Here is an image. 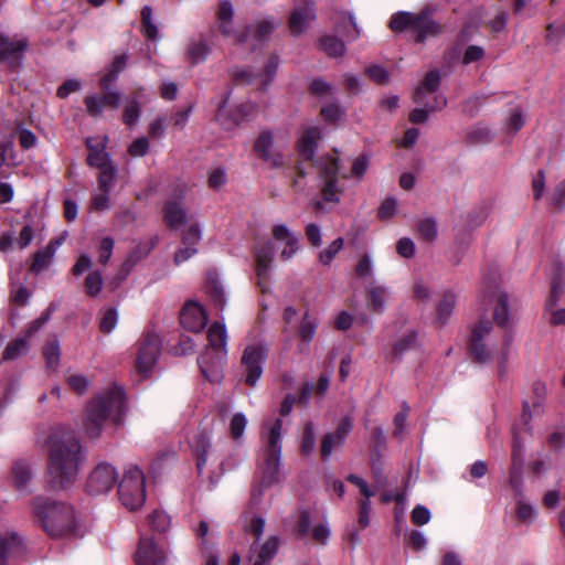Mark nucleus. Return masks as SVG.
Returning a JSON list of instances; mask_svg holds the SVG:
<instances>
[{"instance_id": "obj_1", "label": "nucleus", "mask_w": 565, "mask_h": 565, "mask_svg": "<svg viewBox=\"0 0 565 565\" xmlns=\"http://www.w3.org/2000/svg\"><path fill=\"white\" fill-rule=\"evenodd\" d=\"M45 444L46 487L53 491L72 488L85 462V454L78 438L73 431L57 427L51 430Z\"/></svg>"}, {"instance_id": "obj_2", "label": "nucleus", "mask_w": 565, "mask_h": 565, "mask_svg": "<svg viewBox=\"0 0 565 565\" xmlns=\"http://www.w3.org/2000/svg\"><path fill=\"white\" fill-rule=\"evenodd\" d=\"M125 414V396L117 385L96 394L86 405L82 426L85 435L90 439L100 437L107 423L116 426L122 423Z\"/></svg>"}, {"instance_id": "obj_3", "label": "nucleus", "mask_w": 565, "mask_h": 565, "mask_svg": "<svg viewBox=\"0 0 565 565\" xmlns=\"http://www.w3.org/2000/svg\"><path fill=\"white\" fill-rule=\"evenodd\" d=\"M281 431L282 420L280 418L266 420L262 427L260 439L263 446L258 458L262 480L259 486L253 489L252 499L254 502L260 499L265 488L280 480Z\"/></svg>"}, {"instance_id": "obj_4", "label": "nucleus", "mask_w": 565, "mask_h": 565, "mask_svg": "<svg viewBox=\"0 0 565 565\" xmlns=\"http://www.w3.org/2000/svg\"><path fill=\"white\" fill-rule=\"evenodd\" d=\"M512 343L511 331L494 333L490 321L479 320L472 328L469 349L477 362H495L503 366L513 352Z\"/></svg>"}, {"instance_id": "obj_5", "label": "nucleus", "mask_w": 565, "mask_h": 565, "mask_svg": "<svg viewBox=\"0 0 565 565\" xmlns=\"http://www.w3.org/2000/svg\"><path fill=\"white\" fill-rule=\"evenodd\" d=\"M32 510L51 536L60 537L75 529L74 509L68 503L39 495L32 500Z\"/></svg>"}, {"instance_id": "obj_6", "label": "nucleus", "mask_w": 565, "mask_h": 565, "mask_svg": "<svg viewBox=\"0 0 565 565\" xmlns=\"http://www.w3.org/2000/svg\"><path fill=\"white\" fill-rule=\"evenodd\" d=\"M319 178L322 202L338 204L343 193L339 180V159L333 156L322 157L316 162Z\"/></svg>"}, {"instance_id": "obj_7", "label": "nucleus", "mask_w": 565, "mask_h": 565, "mask_svg": "<svg viewBox=\"0 0 565 565\" xmlns=\"http://www.w3.org/2000/svg\"><path fill=\"white\" fill-rule=\"evenodd\" d=\"M119 500L128 510L139 509L146 500L145 475L136 466L126 469L118 484Z\"/></svg>"}, {"instance_id": "obj_8", "label": "nucleus", "mask_w": 565, "mask_h": 565, "mask_svg": "<svg viewBox=\"0 0 565 565\" xmlns=\"http://www.w3.org/2000/svg\"><path fill=\"white\" fill-rule=\"evenodd\" d=\"M390 28L395 31L411 30L415 35L416 42H423L429 35L439 32V26L426 13L413 15L407 12H401L394 15L390 21Z\"/></svg>"}, {"instance_id": "obj_9", "label": "nucleus", "mask_w": 565, "mask_h": 565, "mask_svg": "<svg viewBox=\"0 0 565 565\" xmlns=\"http://www.w3.org/2000/svg\"><path fill=\"white\" fill-rule=\"evenodd\" d=\"M267 355L268 347L262 341H255L245 347L241 356V367L247 385H256L263 374V366Z\"/></svg>"}, {"instance_id": "obj_10", "label": "nucleus", "mask_w": 565, "mask_h": 565, "mask_svg": "<svg viewBox=\"0 0 565 565\" xmlns=\"http://www.w3.org/2000/svg\"><path fill=\"white\" fill-rule=\"evenodd\" d=\"M106 139L105 137L96 143L94 138L86 140L87 148L89 149L87 162L90 167H95L99 170L98 183L100 186H106L109 182H113L117 174V168L110 160L109 154L105 151Z\"/></svg>"}, {"instance_id": "obj_11", "label": "nucleus", "mask_w": 565, "mask_h": 565, "mask_svg": "<svg viewBox=\"0 0 565 565\" xmlns=\"http://www.w3.org/2000/svg\"><path fill=\"white\" fill-rule=\"evenodd\" d=\"M118 480L116 469L106 462L98 463L88 475L86 491L92 495H102L110 491Z\"/></svg>"}, {"instance_id": "obj_12", "label": "nucleus", "mask_w": 565, "mask_h": 565, "mask_svg": "<svg viewBox=\"0 0 565 565\" xmlns=\"http://www.w3.org/2000/svg\"><path fill=\"white\" fill-rule=\"evenodd\" d=\"M160 353V339L157 334H147L141 341L137 355V371L147 376L152 370Z\"/></svg>"}, {"instance_id": "obj_13", "label": "nucleus", "mask_w": 565, "mask_h": 565, "mask_svg": "<svg viewBox=\"0 0 565 565\" xmlns=\"http://www.w3.org/2000/svg\"><path fill=\"white\" fill-rule=\"evenodd\" d=\"M254 150L259 158L274 167H280L284 163L280 145L276 142L275 136L270 130H264L259 134L255 141Z\"/></svg>"}, {"instance_id": "obj_14", "label": "nucleus", "mask_w": 565, "mask_h": 565, "mask_svg": "<svg viewBox=\"0 0 565 565\" xmlns=\"http://www.w3.org/2000/svg\"><path fill=\"white\" fill-rule=\"evenodd\" d=\"M26 46L28 42L24 39L0 34V60L9 67H19Z\"/></svg>"}, {"instance_id": "obj_15", "label": "nucleus", "mask_w": 565, "mask_h": 565, "mask_svg": "<svg viewBox=\"0 0 565 565\" xmlns=\"http://www.w3.org/2000/svg\"><path fill=\"white\" fill-rule=\"evenodd\" d=\"M271 234L278 247L281 248L280 257L289 260L299 249L298 236L285 224L275 225Z\"/></svg>"}, {"instance_id": "obj_16", "label": "nucleus", "mask_w": 565, "mask_h": 565, "mask_svg": "<svg viewBox=\"0 0 565 565\" xmlns=\"http://www.w3.org/2000/svg\"><path fill=\"white\" fill-rule=\"evenodd\" d=\"M180 321L184 329L200 332L206 324L207 316L200 303L188 301L181 311Z\"/></svg>"}, {"instance_id": "obj_17", "label": "nucleus", "mask_w": 565, "mask_h": 565, "mask_svg": "<svg viewBox=\"0 0 565 565\" xmlns=\"http://www.w3.org/2000/svg\"><path fill=\"white\" fill-rule=\"evenodd\" d=\"M166 554L151 537H141L136 552L137 565H163Z\"/></svg>"}, {"instance_id": "obj_18", "label": "nucleus", "mask_w": 565, "mask_h": 565, "mask_svg": "<svg viewBox=\"0 0 565 565\" xmlns=\"http://www.w3.org/2000/svg\"><path fill=\"white\" fill-rule=\"evenodd\" d=\"M280 541L278 536H269L265 541H255L252 545L253 565H269L276 556Z\"/></svg>"}, {"instance_id": "obj_19", "label": "nucleus", "mask_w": 565, "mask_h": 565, "mask_svg": "<svg viewBox=\"0 0 565 565\" xmlns=\"http://www.w3.org/2000/svg\"><path fill=\"white\" fill-rule=\"evenodd\" d=\"M233 15L234 9L232 3L228 0H221L217 11V23L222 34L226 38H233L236 43L247 42L249 35L241 36L234 32Z\"/></svg>"}, {"instance_id": "obj_20", "label": "nucleus", "mask_w": 565, "mask_h": 565, "mask_svg": "<svg viewBox=\"0 0 565 565\" xmlns=\"http://www.w3.org/2000/svg\"><path fill=\"white\" fill-rule=\"evenodd\" d=\"M22 537L15 532L0 534V565H4L8 558L24 552Z\"/></svg>"}, {"instance_id": "obj_21", "label": "nucleus", "mask_w": 565, "mask_h": 565, "mask_svg": "<svg viewBox=\"0 0 565 565\" xmlns=\"http://www.w3.org/2000/svg\"><path fill=\"white\" fill-rule=\"evenodd\" d=\"M322 132L319 127H308L303 130L297 147L299 154L305 160H311L317 149L318 141L321 140Z\"/></svg>"}, {"instance_id": "obj_22", "label": "nucleus", "mask_w": 565, "mask_h": 565, "mask_svg": "<svg viewBox=\"0 0 565 565\" xmlns=\"http://www.w3.org/2000/svg\"><path fill=\"white\" fill-rule=\"evenodd\" d=\"M487 301L494 306L493 318L498 326L508 328L510 320L508 299L505 294L497 290L487 297Z\"/></svg>"}, {"instance_id": "obj_23", "label": "nucleus", "mask_w": 565, "mask_h": 565, "mask_svg": "<svg viewBox=\"0 0 565 565\" xmlns=\"http://www.w3.org/2000/svg\"><path fill=\"white\" fill-rule=\"evenodd\" d=\"M316 18L315 11L310 6L297 8L292 11L289 20V28L292 34L302 33Z\"/></svg>"}, {"instance_id": "obj_24", "label": "nucleus", "mask_w": 565, "mask_h": 565, "mask_svg": "<svg viewBox=\"0 0 565 565\" xmlns=\"http://www.w3.org/2000/svg\"><path fill=\"white\" fill-rule=\"evenodd\" d=\"M164 220L171 228H178L188 221L186 212L181 202L170 200L164 207Z\"/></svg>"}, {"instance_id": "obj_25", "label": "nucleus", "mask_w": 565, "mask_h": 565, "mask_svg": "<svg viewBox=\"0 0 565 565\" xmlns=\"http://www.w3.org/2000/svg\"><path fill=\"white\" fill-rule=\"evenodd\" d=\"M14 487L22 492H29V486L33 478L31 466L26 461H17L12 468Z\"/></svg>"}, {"instance_id": "obj_26", "label": "nucleus", "mask_w": 565, "mask_h": 565, "mask_svg": "<svg viewBox=\"0 0 565 565\" xmlns=\"http://www.w3.org/2000/svg\"><path fill=\"white\" fill-rule=\"evenodd\" d=\"M441 76L438 71L434 70L426 74L423 83L416 88L414 93V102L423 104L426 94L434 93L440 85Z\"/></svg>"}, {"instance_id": "obj_27", "label": "nucleus", "mask_w": 565, "mask_h": 565, "mask_svg": "<svg viewBox=\"0 0 565 565\" xmlns=\"http://www.w3.org/2000/svg\"><path fill=\"white\" fill-rule=\"evenodd\" d=\"M207 339L213 350L226 355L227 331L224 323L214 322L207 330Z\"/></svg>"}, {"instance_id": "obj_28", "label": "nucleus", "mask_w": 565, "mask_h": 565, "mask_svg": "<svg viewBox=\"0 0 565 565\" xmlns=\"http://www.w3.org/2000/svg\"><path fill=\"white\" fill-rule=\"evenodd\" d=\"M388 298V288L383 285H371L367 288V305L375 312H383Z\"/></svg>"}, {"instance_id": "obj_29", "label": "nucleus", "mask_w": 565, "mask_h": 565, "mask_svg": "<svg viewBox=\"0 0 565 565\" xmlns=\"http://www.w3.org/2000/svg\"><path fill=\"white\" fill-rule=\"evenodd\" d=\"M225 103L226 102H223L216 114V120L225 129H231L232 127L236 126L239 122V120H242L244 117L252 115L256 108L254 104H243L238 107L239 114L235 115L232 121H228L225 113Z\"/></svg>"}, {"instance_id": "obj_30", "label": "nucleus", "mask_w": 565, "mask_h": 565, "mask_svg": "<svg viewBox=\"0 0 565 565\" xmlns=\"http://www.w3.org/2000/svg\"><path fill=\"white\" fill-rule=\"evenodd\" d=\"M154 243L151 239L139 242L127 256L122 267L128 273L138 262L146 258L152 248Z\"/></svg>"}, {"instance_id": "obj_31", "label": "nucleus", "mask_w": 565, "mask_h": 565, "mask_svg": "<svg viewBox=\"0 0 565 565\" xmlns=\"http://www.w3.org/2000/svg\"><path fill=\"white\" fill-rule=\"evenodd\" d=\"M274 248L270 243H266L256 248L255 257L257 263V274L260 279L265 278L270 268Z\"/></svg>"}, {"instance_id": "obj_32", "label": "nucleus", "mask_w": 565, "mask_h": 565, "mask_svg": "<svg viewBox=\"0 0 565 565\" xmlns=\"http://www.w3.org/2000/svg\"><path fill=\"white\" fill-rule=\"evenodd\" d=\"M563 294V286L561 284H553L551 297L548 298L546 306L551 311V322L553 324H565V309H554L557 300L561 298Z\"/></svg>"}, {"instance_id": "obj_33", "label": "nucleus", "mask_w": 565, "mask_h": 565, "mask_svg": "<svg viewBox=\"0 0 565 565\" xmlns=\"http://www.w3.org/2000/svg\"><path fill=\"white\" fill-rule=\"evenodd\" d=\"M370 167V158L366 154H360L351 160V168L348 173L342 174L343 179H354L361 182Z\"/></svg>"}, {"instance_id": "obj_34", "label": "nucleus", "mask_w": 565, "mask_h": 565, "mask_svg": "<svg viewBox=\"0 0 565 565\" xmlns=\"http://www.w3.org/2000/svg\"><path fill=\"white\" fill-rule=\"evenodd\" d=\"M114 185V181L109 182L106 186H100L98 183V186L96 191L93 193L92 196V209L95 211H106L110 206V190Z\"/></svg>"}, {"instance_id": "obj_35", "label": "nucleus", "mask_w": 565, "mask_h": 565, "mask_svg": "<svg viewBox=\"0 0 565 565\" xmlns=\"http://www.w3.org/2000/svg\"><path fill=\"white\" fill-rule=\"evenodd\" d=\"M211 446L210 436L202 431L199 433L194 438V447L198 456L196 467L201 471L206 463L207 454Z\"/></svg>"}, {"instance_id": "obj_36", "label": "nucleus", "mask_w": 565, "mask_h": 565, "mask_svg": "<svg viewBox=\"0 0 565 565\" xmlns=\"http://www.w3.org/2000/svg\"><path fill=\"white\" fill-rule=\"evenodd\" d=\"M447 102L443 95H438L435 97V104L429 105L426 104V108H416L409 114V120L414 124L425 122L428 118V111H434L436 109H441L446 106Z\"/></svg>"}, {"instance_id": "obj_37", "label": "nucleus", "mask_w": 565, "mask_h": 565, "mask_svg": "<svg viewBox=\"0 0 565 565\" xmlns=\"http://www.w3.org/2000/svg\"><path fill=\"white\" fill-rule=\"evenodd\" d=\"M343 21H337L335 31L348 41H354L360 36V29L352 14L343 18Z\"/></svg>"}, {"instance_id": "obj_38", "label": "nucleus", "mask_w": 565, "mask_h": 565, "mask_svg": "<svg viewBox=\"0 0 565 565\" xmlns=\"http://www.w3.org/2000/svg\"><path fill=\"white\" fill-rule=\"evenodd\" d=\"M457 302V295L452 291H447L444 294L441 300L438 303L437 308V319L445 323L447 319L452 313V310Z\"/></svg>"}, {"instance_id": "obj_39", "label": "nucleus", "mask_w": 565, "mask_h": 565, "mask_svg": "<svg viewBox=\"0 0 565 565\" xmlns=\"http://www.w3.org/2000/svg\"><path fill=\"white\" fill-rule=\"evenodd\" d=\"M43 356L49 370L57 369L61 359V348L57 340H51L44 345Z\"/></svg>"}, {"instance_id": "obj_40", "label": "nucleus", "mask_w": 565, "mask_h": 565, "mask_svg": "<svg viewBox=\"0 0 565 565\" xmlns=\"http://www.w3.org/2000/svg\"><path fill=\"white\" fill-rule=\"evenodd\" d=\"M210 53V47L204 41H193L186 49L188 58L193 64L203 62Z\"/></svg>"}, {"instance_id": "obj_41", "label": "nucleus", "mask_w": 565, "mask_h": 565, "mask_svg": "<svg viewBox=\"0 0 565 565\" xmlns=\"http://www.w3.org/2000/svg\"><path fill=\"white\" fill-rule=\"evenodd\" d=\"M54 253L55 248L53 247V244H49L45 249L38 252L34 255L33 263L31 265L32 271L40 273L47 268Z\"/></svg>"}, {"instance_id": "obj_42", "label": "nucleus", "mask_w": 565, "mask_h": 565, "mask_svg": "<svg viewBox=\"0 0 565 565\" xmlns=\"http://www.w3.org/2000/svg\"><path fill=\"white\" fill-rule=\"evenodd\" d=\"M68 387L78 395L88 392L90 387V380L83 373L68 374L66 377Z\"/></svg>"}, {"instance_id": "obj_43", "label": "nucleus", "mask_w": 565, "mask_h": 565, "mask_svg": "<svg viewBox=\"0 0 565 565\" xmlns=\"http://www.w3.org/2000/svg\"><path fill=\"white\" fill-rule=\"evenodd\" d=\"M415 345L416 333L414 331H409L395 342L392 355L394 359H399L405 352L415 348Z\"/></svg>"}, {"instance_id": "obj_44", "label": "nucleus", "mask_w": 565, "mask_h": 565, "mask_svg": "<svg viewBox=\"0 0 565 565\" xmlns=\"http://www.w3.org/2000/svg\"><path fill=\"white\" fill-rule=\"evenodd\" d=\"M322 50L330 56L337 57L343 55L345 46L343 41L333 35H326L320 41Z\"/></svg>"}, {"instance_id": "obj_45", "label": "nucleus", "mask_w": 565, "mask_h": 565, "mask_svg": "<svg viewBox=\"0 0 565 565\" xmlns=\"http://www.w3.org/2000/svg\"><path fill=\"white\" fill-rule=\"evenodd\" d=\"M29 344L25 338L15 339L10 342L4 352L3 360H15L28 352Z\"/></svg>"}, {"instance_id": "obj_46", "label": "nucleus", "mask_w": 565, "mask_h": 565, "mask_svg": "<svg viewBox=\"0 0 565 565\" xmlns=\"http://www.w3.org/2000/svg\"><path fill=\"white\" fill-rule=\"evenodd\" d=\"M148 520H149V524H150L151 529L153 531H157L160 533L168 531L171 526V519L163 511H159V510L153 511L149 515Z\"/></svg>"}, {"instance_id": "obj_47", "label": "nucleus", "mask_w": 565, "mask_h": 565, "mask_svg": "<svg viewBox=\"0 0 565 565\" xmlns=\"http://www.w3.org/2000/svg\"><path fill=\"white\" fill-rule=\"evenodd\" d=\"M516 514L520 521L532 523L536 518V510L523 495H520L516 501Z\"/></svg>"}, {"instance_id": "obj_48", "label": "nucleus", "mask_w": 565, "mask_h": 565, "mask_svg": "<svg viewBox=\"0 0 565 565\" xmlns=\"http://www.w3.org/2000/svg\"><path fill=\"white\" fill-rule=\"evenodd\" d=\"M207 291L215 302V306L223 309L225 305V291L221 281L214 277H210L207 281Z\"/></svg>"}, {"instance_id": "obj_49", "label": "nucleus", "mask_w": 565, "mask_h": 565, "mask_svg": "<svg viewBox=\"0 0 565 565\" xmlns=\"http://www.w3.org/2000/svg\"><path fill=\"white\" fill-rule=\"evenodd\" d=\"M317 327L318 322L316 319L311 318L308 312H306L299 328V335L301 340L307 343L310 342L316 334Z\"/></svg>"}, {"instance_id": "obj_50", "label": "nucleus", "mask_w": 565, "mask_h": 565, "mask_svg": "<svg viewBox=\"0 0 565 565\" xmlns=\"http://www.w3.org/2000/svg\"><path fill=\"white\" fill-rule=\"evenodd\" d=\"M126 63L127 56L125 54L118 55L114 58L109 73L100 79V85L104 89L118 76L120 72H122Z\"/></svg>"}, {"instance_id": "obj_51", "label": "nucleus", "mask_w": 565, "mask_h": 565, "mask_svg": "<svg viewBox=\"0 0 565 565\" xmlns=\"http://www.w3.org/2000/svg\"><path fill=\"white\" fill-rule=\"evenodd\" d=\"M343 247V238L339 237L319 253V260L323 265H330L335 255Z\"/></svg>"}, {"instance_id": "obj_52", "label": "nucleus", "mask_w": 565, "mask_h": 565, "mask_svg": "<svg viewBox=\"0 0 565 565\" xmlns=\"http://www.w3.org/2000/svg\"><path fill=\"white\" fill-rule=\"evenodd\" d=\"M420 237L425 241L431 242L437 237V223L434 218H425L418 223L417 226Z\"/></svg>"}, {"instance_id": "obj_53", "label": "nucleus", "mask_w": 565, "mask_h": 565, "mask_svg": "<svg viewBox=\"0 0 565 565\" xmlns=\"http://www.w3.org/2000/svg\"><path fill=\"white\" fill-rule=\"evenodd\" d=\"M118 313L115 309H107L102 312L99 328L104 333H110L117 326Z\"/></svg>"}, {"instance_id": "obj_54", "label": "nucleus", "mask_w": 565, "mask_h": 565, "mask_svg": "<svg viewBox=\"0 0 565 565\" xmlns=\"http://www.w3.org/2000/svg\"><path fill=\"white\" fill-rule=\"evenodd\" d=\"M103 287V278L98 271L90 273L85 279V289L87 295L97 296Z\"/></svg>"}, {"instance_id": "obj_55", "label": "nucleus", "mask_w": 565, "mask_h": 565, "mask_svg": "<svg viewBox=\"0 0 565 565\" xmlns=\"http://www.w3.org/2000/svg\"><path fill=\"white\" fill-rule=\"evenodd\" d=\"M247 419L244 414L236 413L230 423V430L233 438L238 439L243 436Z\"/></svg>"}, {"instance_id": "obj_56", "label": "nucleus", "mask_w": 565, "mask_h": 565, "mask_svg": "<svg viewBox=\"0 0 565 565\" xmlns=\"http://www.w3.org/2000/svg\"><path fill=\"white\" fill-rule=\"evenodd\" d=\"M344 110L337 103H330L321 108V116L324 120L335 122L342 118Z\"/></svg>"}, {"instance_id": "obj_57", "label": "nucleus", "mask_w": 565, "mask_h": 565, "mask_svg": "<svg viewBox=\"0 0 565 565\" xmlns=\"http://www.w3.org/2000/svg\"><path fill=\"white\" fill-rule=\"evenodd\" d=\"M316 446V437L312 424H307L301 438V451L309 455Z\"/></svg>"}, {"instance_id": "obj_58", "label": "nucleus", "mask_w": 565, "mask_h": 565, "mask_svg": "<svg viewBox=\"0 0 565 565\" xmlns=\"http://www.w3.org/2000/svg\"><path fill=\"white\" fill-rule=\"evenodd\" d=\"M356 276L360 278H369L374 273V263L370 255H363L355 268Z\"/></svg>"}, {"instance_id": "obj_59", "label": "nucleus", "mask_w": 565, "mask_h": 565, "mask_svg": "<svg viewBox=\"0 0 565 565\" xmlns=\"http://www.w3.org/2000/svg\"><path fill=\"white\" fill-rule=\"evenodd\" d=\"M86 109L89 115L97 117L100 116L105 107L104 99L96 95H89L84 100Z\"/></svg>"}, {"instance_id": "obj_60", "label": "nucleus", "mask_w": 565, "mask_h": 565, "mask_svg": "<svg viewBox=\"0 0 565 565\" xmlns=\"http://www.w3.org/2000/svg\"><path fill=\"white\" fill-rule=\"evenodd\" d=\"M525 119L520 109H514L505 122V129L515 134L524 126Z\"/></svg>"}, {"instance_id": "obj_61", "label": "nucleus", "mask_w": 565, "mask_h": 565, "mask_svg": "<svg viewBox=\"0 0 565 565\" xmlns=\"http://www.w3.org/2000/svg\"><path fill=\"white\" fill-rule=\"evenodd\" d=\"M430 511L420 504L416 505L411 514L412 522L418 526L427 524L430 521Z\"/></svg>"}, {"instance_id": "obj_62", "label": "nucleus", "mask_w": 565, "mask_h": 565, "mask_svg": "<svg viewBox=\"0 0 565 565\" xmlns=\"http://www.w3.org/2000/svg\"><path fill=\"white\" fill-rule=\"evenodd\" d=\"M347 480L359 488L361 494L365 497V500L375 495V490H373L363 478L349 475Z\"/></svg>"}, {"instance_id": "obj_63", "label": "nucleus", "mask_w": 565, "mask_h": 565, "mask_svg": "<svg viewBox=\"0 0 565 565\" xmlns=\"http://www.w3.org/2000/svg\"><path fill=\"white\" fill-rule=\"evenodd\" d=\"M149 150V141L146 137L136 139L128 148V153L131 157H143Z\"/></svg>"}, {"instance_id": "obj_64", "label": "nucleus", "mask_w": 565, "mask_h": 565, "mask_svg": "<svg viewBox=\"0 0 565 565\" xmlns=\"http://www.w3.org/2000/svg\"><path fill=\"white\" fill-rule=\"evenodd\" d=\"M552 204L557 210H563L565 206V182L557 184L553 191Z\"/></svg>"}]
</instances>
